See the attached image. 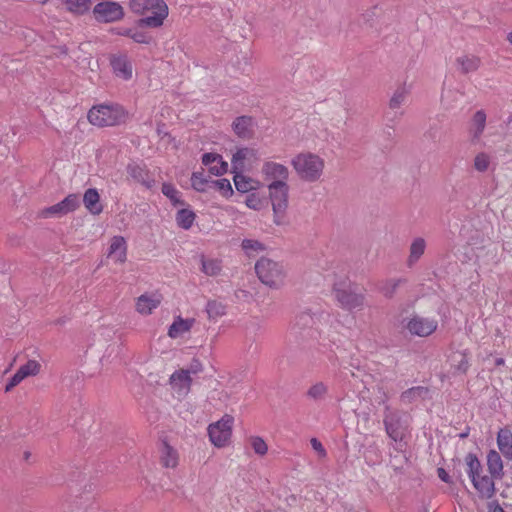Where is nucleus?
Here are the masks:
<instances>
[{
	"label": "nucleus",
	"instance_id": "nucleus-37",
	"mask_svg": "<svg viewBox=\"0 0 512 512\" xmlns=\"http://www.w3.org/2000/svg\"><path fill=\"white\" fill-rule=\"evenodd\" d=\"M401 279H390L386 280L379 286V291L386 297L391 298L393 297L394 293L396 292L399 284L401 283Z\"/></svg>",
	"mask_w": 512,
	"mask_h": 512
},
{
	"label": "nucleus",
	"instance_id": "nucleus-25",
	"mask_svg": "<svg viewBox=\"0 0 512 512\" xmlns=\"http://www.w3.org/2000/svg\"><path fill=\"white\" fill-rule=\"evenodd\" d=\"M448 362L455 373H466L469 368L467 351H454L448 356Z\"/></svg>",
	"mask_w": 512,
	"mask_h": 512
},
{
	"label": "nucleus",
	"instance_id": "nucleus-12",
	"mask_svg": "<svg viewBox=\"0 0 512 512\" xmlns=\"http://www.w3.org/2000/svg\"><path fill=\"white\" fill-rule=\"evenodd\" d=\"M261 174L267 184L288 183L289 169L284 164L275 161H265Z\"/></svg>",
	"mask_w": 512,
	"mask_h": 512
},
{
	"label": "nucleus",
	"instance_id": "nucleus-47",
	"mask_svg": "<svg viewBox=\"0 0 512 512\" xmlns=\"http://www.w3.org/2000/svg\"><path fill=\"white\" fill-rule=\"evenodd\" d=\"M207 183L208 181L204 178L202 173L195 172L192 174L191 185L195 190L199 192L205 191Z\"/></svg>",
	"mask_w": 512,
	"mask_h": 512
},
{
	"label": "nucleus",
	"instance_id": "nucleus-23",
	"mask_svg": "<svg viewBox=\"0 0 512 512\" xmlns=\"http://www.w3.org/2000/svg\"><path fill=\"white\" fill-rule=\"evenodd\" d=\"M497 446L500 453L507 460H512V432L508 428H501L497 433Z\"/></svg>",
	"mask_w": 512,
	"mask_h": 512
},
{
	"label": "nucleus",
	"instance_id": "nucleus-20",
	"mask_svg": "<svg viewBox=\"0 0 512 512\" xmlns=\"http://www.w3.org/2000/svg\"><path fill=\"white\" fill-rule=\"evenodd\" d=\"M161 303L159 294H143L138 297L136 302V310L142 315L151 314Z\"/></svg>",
	"mask_w": 512,
	"mask_h": 512
},
{
	"label": "nucleus",
	"instance_id": "nucleus-43",
	"mask_svg": "<svg viewBox=\"0 0 512 512\" xmlns=\"http://www.w3.org/2000/svg\"><path fill=\"white\" fill-rule=\"evenodd\" d=\"M426 393L427 390L424 387H413L404 391L401 398L404 402H411L416 398L423 397Z\"/></svg>",
	"mask_w": 512,
	"mask_h": 512
},
{
	"label": "nucleus",
	"instance_id": "nucleus-44",
	"mask_svg": "<svg viewBox=\"0 0 512 512\" xmlns=\"http://www.w3.org/2000/svg\"><path fill=\"white\" fill-rule=\"evenodd\" d=\"M61 202L67 214L75 211L80 206V200L77 194H69Z\"/></svg>",
	"mask_w": 512,
	"mask_h": 512
},
{
	"label": "nucleus",
	"instance_id": "nucleus-40",
	"mask_svg": "<svg viewBox=\"0 0 512 512\" xmlns=\"http://www.w3.org/2000/svg\"><path fill=\"white\" fill-rule=\"evenodd\" d=\"M491 157L485 153L480 152L474 158V168L478 172H486L490 166Z\"/></svg>",
	"mask_w": 512,
	"mask_h": 512
},
{
	"label": "nucleus",
	"instance_id": "nucleus-3",
	"mask_svg": "<svg viewBox=\"0 0 512 512\" xmlns=\"http://www.w3.org/2000/svg\"><path fill=\"white\" fill-rule=\"evenodd\" d=\"M88 121L97 127L116 126L126 122L127 112L118 104L104 103L94 105L88 112Z\"/></svg>",
	"mask_w": 512,
	"mask_h": 512
},
{
	"label": "nucleus",
	"instance_id": "nucleus-52",
	"mask_svg": "<svg viewBox=\"0 0 512 512\" xmlns=\"http://www.w3.org/2000/svg\"><path fill=\"white\" fill-rule=\"evenodd\" d=\"M310 442L312 448L319 454V456L324 457L326 455V451L319 440L312 438Z\"/></svg>",
	"mask_w": 512,
	"mask_h": 512
},
{
	"label": "nucleus",
	"instance_id": "nucleus-39",
	"mask_svg": "<svg viewBox=\"0 0 512 512\" xmlns=\"http://www.w3.org/2000/svg\"><path fill=\"white\" fill-rule=\"evenodd\" d=\"M41 365L36 360H29L24 365L19 367L21 374L27 378L29 376H35L40 372Z\"/></svg>",
	"mask_w": 512,
	"mask_h": 512
},
{
	"label": "nucleus",
	"instance_id": "nucleus-19",
	"mask_svg": "<svg viewBox=\"0 0 512 512\" xmlns=\"http://www.w3.org/2000/svg\"><path fill=\"white\" fill-rule=\"evenodd\" d=\"M194 324V318H182L181 316H176L172 324L169 326L167 334L172 339L182 337L192 329Z\"/></svg>",
	"mask_w": 512,
	"mask_h": 512
},
{
	"label": "nucleus",
	"instance_id": "nucleus-50",
	"mask_svg": "<svg viewBox=\"0 0 512 512\" xmlns=\"http://www.w3.org/2000/svg\"><path fill=\"white\" fill-rule=\"evenodd\" d=\"M131 39L136 42V43H141V44H148L150 43L151 41V37L143 32V31H137V30H133L132 34H131Z\"/></svg>",
	"mask_w": 512,
	"mask_h": 512
},
{
	"label": "nucleus",
	"instance_id": "nucleus-11",
	"mask_svg": "<svg viewBox=\"0 0 512 512\" xmlns=\"http://www.w3.org/2000/svg\"><path fill=\"white\" fill-rule=\"evenodd\" d=\"M96 20L100 22H115L124 17L123 7L117 2L104 1L97 3L93 9Z\"/></svg>",
	"mask_w": 512,
	"mask_h": 512
},
{
	"label": "nucleus",
	"instance_id": "nucleus-35",
	"mask_svg": "<svg viewBox=\"0 0 512 512\" xmlns=\"http://www.w3.org/2000/svg\"><path fill=\"white\" fill-rule=\"evenodd\" d=\"M206 312L209 319L215 320L226 314V306L221 302L211 300L206 305Z\"/></svg>",
	"mask_w": 512,
	"mask_h": 512
},
{
	"label": "nucleus",
	"instance_id": "nucleus-26",
	"mask_svg": "<svg viewBox=\"0 0 512 512\" xmlns=\"http://www.w3.org/2000/svg\"><path fill=\"white\" fill-rule=\"evenodd\" d=\"M487 467L489 473L496 477V479H502L503 472V461L499 452L495 450H490L487 454Z\"/></svg>",
	"mask_w": 512,
	"mask_h": 512
},
{
	"label": "nucleus",
	"instance_id": "nucleus-18",
	"mask_svg": "<svg viewBox=\"0 0 512 512\" xmlns=\"http://www.w3.org/2000/svg\"><path fill=\"white\" fill-rule=\"evenodd\" d=\"M254 120L249 116L237 117L232 124L234 133L242 139H251L254 134Z\"/></svg>",
	"mask_w": 512,
	"mask_h": 512
},
{
	"label": "nucleus",
	"instance_id": "nucleus-34",
	"mask_svg": "<svg viewBox=\"0 0 512 512\" xmlns=\"http://www.w3.org/2000/svg\"><path fill=\"white\" fill-rule=\"evenodd\" d=\"M202 272L208 276H216L221 272L222 266L221 261L217 259H205L202 257Z\"/></svg>",
	"mask_w": 512,
	"mask_h": 512
},
{
	"label": "nucleus",
	"instance_id": "nucleus-56",
	"mask_svg": "<svg viewBox=\"0 0 512 512\" xmlns=\"http://www.w3.org/2000/svg\"><path fill=\"white\" fill-rule=\"evenodd\" d=\"M490 512H505V510L498 504H494L490 506Z\"/></svg>",
	"mask_w": 512,
	"mask_h": 512
},
{
	"label": "nucleus",
	"instance_id": "nucleus-54",
	"mask_svg": "<svg viewBox=\"0 0 512 512\" xmlns=\"http://www.w3.org/2000/svg\"><path fill=\"white\" fill-rule=\"evenodd\" d=\"M437 473H438V477L443 482H446V483L450 482V477H449L448 473L446 472V470L444 468H438Z\"/></svg>",
	"mask_w": 512,
	"mask_h": 512
},
{
	"label": "nucleus",
	"instance_id": "nucleus-38",
	"mask_svg": "<svg viewBox=\"0 0 512 512\" xmlns=\"http://www.w3.org/2000/svg\"><path fill=\"white\" fill-rule=\"evenodd\" d=\"M249 443L253 451L259 456H264L268 452V445L260 436H251Z\"/></svg>",
	"mask_w": 512,
	"mask_h": 512
},
{
	"label": "nucleus",
	"instance_id": "nucleus-32",
	"mask_svg": "<svg viewBox=\"0 0 512 512\" xmlns=\"http://www.w3.org/2000/svg\"><path fill=\"white\" fill-rule=\"evenodd\" d=\"M241 247L249 257L255 256L266 249L265 245L256 239H244L241 243Z\"/></svg>",
	"mask_w": 512,
	"mask_h": 512
},
{
	"label": "nucleus",
	"instance_id": "nucleus-31",
	"mask_svg": "<svg viewBox=\"0 0 512 512\" xmlns=\"http://www.w3.org/2000/svg\"><path fill=\"white\" fill-rule=\"evenodd\" d=\"M195 213L190 209H181L176 214V222L182 229L188 230L195 221Z\"/></svg>",
	"mask_w": 512,
	"mask_h": 512
},
{
	"label": "nucleus",
	"instance_id": "nucleus-45",
	"mask_svg": "<svg viewBox=\"0 0 512 512\" xmlns=\"http://www.w3.org/2000/svg\"><path fill=\"white\" fill-rule=\"evenodd\" d=\"M326 392H327V386L324 383L319 382V383L312 385L309 388L307 395L312 399L318 400V399L323 398L325 396Z\"/></svg>",
	"mask_w": 512,
	"mask_h": 512
},
{
	"label": "nucleus",
	"instance_id": "nucleus-5",
	"mask_svg": "<svg viewBox=\"0 0 512 512\" xmlns=\"http://www.w3.org/2000/svg\"><path fill=\"white\" fill-rule=\"evenodd\" d=\"M255 270L259 280L269 287L278 288L285 282L286 271L279 262L263 257L256 262Z\"/></svg>",
	"mask_w": 512,
	"mask_h": 512
},
{
	"label": "nucleus",
	"instance_id": "nucleus-17",
	"mask_svg": "<svg viewBox=\"0 0 512 512\" xmlns=\"http://www.w3.org/2000/svg\"><path fill=\"white\" fill-rule=\"evenodd\" d=\"M192 379L187 372L180 370L175 371L170 376V385L179 396H186L191 388Z\"/></svg>",
	"mask_w": 512,
	"mask_h": 512
},
{
	"label": "nucleus",
	"instance_id": "nucleus-51",
	"mask_svg": "<svg viewBox=\"0 0 512 512\" xmlns=\"http://www.w3.org/2000/svg\"><path fill=\"white\" fill-rule=\"evenodd\" d=\"M25 377L21 374L19 370L16 371V373L10 378L9 382L7 383L5 387V392L11 391L15 386L20 384Z\"/></svg>",
	"mask_w": 512,
	"mask_h": 512
},
{
	"label": "nucleus",
	"instance_id": "nucleus-28",
	"mask_svg": "<svg viewBox=\"0 0 512 512\" xmlns=\"http://www.w3.org/2000/svg\"><path fill=\"white\" fill-rule=\"evenodd\" d=\"M127 173L132 179L138 183H141L147 188H151L153 186L154 181L148 178L147 171L141 165L136 163L129 164L127 166Z\"/></svg>",
	"mask_w": 512,
	"mask_h": 512
},
{
	"label": "nucleus",
	"instance_id": "nucleus-8",
	"mask_svg": "<svg viewBox=\"0 0 512 512\" xmlns=\"http://www.w3.org/2000/svg\"><path fill=\"white\" fill-rule=\"evenodd\" d=\"M404 328L412 336L428 337L438 328V321L434 317L414 314L405 320Z\"/></svg>",
	"mask_w": 512,
	"mask_h": 512
},
{
	"label": "nucleus",
	"instance_id": "nucleus-33",
	"mask_svg": "<svg viewBox=\"0 0 512 512\" xmlns=\"http://www.w3.org/2000/svg\"><path fill=\"white\" fill-rule=\"evenodd\" d=\"M67 10L82 15L90 9L91 0H64Z\"/></svg>",
	"mask_w": 512,
	"mask_h": 512
},
{
	"label": "nucleus",
	"instance_id": "nucleus-7",
	"mask_svg": "<svg viewBox=\"0 0 512 512\" xmlns=\"http://www.w3.org/2000/svg\"><path fill=\"white\" fill-rule=\"evenodd\" d=\"M233 424L234 418L229 414H225L218 421L208 425L207 433L209 440L216 448H225L230 444Z\"/></svg>",
	"mask_w": 512,
	"mask_h": 512
},
{
	"label": "nucleus",
	"instance_id": "nucleus-41",
	"mask_svg": "<svg viewBox=\"0 0 512 512\" xmlns=\"http://www.w3.org/2000/svg\"><path fill=\"white\" fill-rule=\"evenodd\" d=\"M408 95V90L405 87L398 88L390 99V107L392 109L399 108L405 101Z\"/></svg>",
	"mask_w": 512,
	"mask_h": 512
},
{
	"label": "nucleus",
	"instance_id": "nucleus-53",
	"mask_svg": "<svg viewBox=\"0 0 512 512\" xmlns=\"http://www.w3.org/2000/svg\"><path fill=\"white\" fill-rule=\"evenodd\" d=\"M157 134H158V136H159L162 140H164V139H166V138L168 139V141H172V140H174V139L171 137V135H170L168 132H166V131L164 130V125H159V126L157 127Z\"/></svg>",
	"mask_w": 512,
	"mask_h": 512
},
{
	"label": "nucleus",
	"instance_id": "nucleus-36",
	"mask_svg": "<svg viewBox=\"0 0 512 512\" xmlns=\"http://www.w3.org/2000/svg\"><path fill=\"white\" fill-rule=\"evenodd\" d=\"M213 187L225 198L233 195V189L230 181L226 178H221L211 182Z\"/></svg>",
	"mask_w": 512,
	"mask_h": 512
},
{
	"label": "nucleus",
	"instance_id": "nucleus-21",
	"mask_svg": "<svg viewBox=\"0 0 512 512\" xmlns=\"http://www.w3.org/2000/svg\"><path fill=\"white\" fill-rule=\"evenodd\" d=\"M384 425L386 433L392 440L398 441L402 438L399 416L388 408L384 415Z\"/></svg>",
	"mask_w": 512,
	"mask_h": 512
},
{
	"label": "nucleus",
	"instance_id": "nucleus-10",
	"mask_svg": "<svg viewBox=\"0 0 512 512\" xmlns=\"http://www.w3.org/2000/svg\"><path fill=\"white\" fill-rule=\"evenodd\" d=\"M259 161V152L253 147L236 148L231 158L233 172L244 171Z\"/></svg>",
	"mask_w": 512,
	"mask_h": 512
},
{
	"label": "nucleus",
	"instance_id": "nucleus-55",
	"mask_svg": "<svg viewBox=\"0 0 512 512\" xmlns=\"http://www.w3.org/2000/svg\"><path fill=\"white\" fill-rule=\"evenodd\" d=\"M133 30L132 29H129V28H123V29H119L117 31V34L118 35H122V36H128L131 38V34H132Z\"/></svg>",
	"mask_w": 512,
	"mask_h": 512
},
{
	"label": "nucleus",
	"instance_id": "nucleus-48",
	"mask_svg": "<svg viewBox=\"0 0 512 512\" xmlns=\"http://www.w3.org/2000/svg\"><path fill=\"white\" fill-rule=\"evenodd\" d=\"M67 212L64 210V207L62 206V202L52 205L48 208H45L42 211L43 217H49V216H63L66 215Z\"/></svg>",
	"mask_w": 512,
	"mask_h": 512
},
{
	"label": "nucleus",
	"instance_id": "nucleus-1",
	"mask_svg": "<svg viewBox=\"0 0 512 512\" xmlns=\"http://www.w3.org/2000/svg\"><path fill=\"white\" fill-rule=\"evenodd\" d=\"M131 11L138 15H147L139 20V26L159 28L168 17L169 9L163 0H129Z\"/></svg>",
	"mask_w": 512,
	"mask_h": 512
},
{
	"label": "nucleus",
	"instance_id": "nucleus-16",
	"mask_svg": "<svg viewBox=\"0 0 512 512\" xmlns=\"http://www.w3.org/2000/svg\"><path fill=\"white\" fill-rule=\"evenodd\" d=\"M202 163L208 167L211 174L221 176L228 170V163L217 153H205L202 156Z\"/></svg>",
	"mask_w": 512,
	"mask_h": 512
},
{
	"label": "nucleus",
	"instance_id": "nucleus-9",
	"mask_svg": "<svg viewBox=\"0 0 512 512\" xmlns=\"http://www.w3.org/2000/svg\"><path fill=\"white\" fill-rule=\"evenodd\" d=\"M333 292L337 302L344 309L353 310L361 307L364 303V295L357 293L350 284H336Z\"/></svg>",
	"mask_w": 512,
	"mask_h": 512
},
{
	"label": "nucleus",
	"instance_id": "nucleus-22",
	"mask_svg": "<svg viewBox=\"0 0 512 512\" xmlns=\"http://www.w3.org/2000/svg\"><path fill=\"white\" fill-rule=\"evenodd\" d=\"M83 204L87 211L92 215H99L103 211V206L100 202V195L95 188H89L84 192Z\"/></svg>",
	"mask_w": 512,
	"mask_h": 512
},
{
	"label": "nucleus",
	"instance_id": "nucleus-13",
	"mask_svg": "<svg viewBox=\"0 0 512 512\" xmlns=\"http://www.w3.org/2000/svg\"><path fill=\"white\" fill-rule=\"evenodd\" d=\"M107 258L116 264H123L127 259V242L123 236H113L107 250Z\"/></svg>",
	"mask_w": 512,
	"mask_h": 512
},
{
	"label": "nucleus",
	"instance_id": "nucleus-46",
	"mask_svg": "<svg viewBox=\"0 0 512 512\" xmlns=\"http://www.w3.org/2000/svg\"><path fill=\"white\" fill-rule=\"evenodd\" d=\"M245 204L248 208L259 211L263 208L264 201L258 194L251 193L246 197Z\"/></svg>",
	"mask_w": 512,
	"mask_h": 512
},
{
	"label": "nucleus",
	"instance_id": "nucleus-15",
	"mask_svg": "<svg viewBox=\"0 0 512 512\" xmlns=\"http://www.w3.org/2000/svg\"><path fill=\"white\" fill-rule=\"evenodd\" d=\"M113 73L123 79L130 80L133 76V66L131 60L125 54L114 55L110 59Z\"/></svg>",
	"mask_w": 512,
	"mask_h": 512
},
{
	"label": "nucleus",
	"instance_id": "nucleus-6",
	"mask_svg": "<svg viewBox=\"0 0 512 512\" xmlns=\"http://www.w3.org/2000/svg\"><path fill=\"white\" fill-rule=\"evenodd\" d=\"M269 199L273 210V222L277 226L286 224V211L288 208V183L267 184Z\"/></svg>",
	"mask_w": 512,
	"mask_h": 512
},
{
	"label": "nucleus",
	"instance_id": "nucleus-24",
	"mask_svg": "<svg viewBox=\"0 0 512 512\" xmlns=\"http://www.w3.org/2000/svg\"><path fill=\"white\" fill-rule=\"evenodd\" d=\"M242 172L243 171L233 172V181L237 191H239L240 193H248L260 187L259 181L243 175Z\"/></svg>",
	"mask_w": 512,
	"mask_h": 512
},
{
	"label": "nucleus",
	"instance_id": "nucleus-14",
	"mask_svg": "<svg viewBox=\"0 0 512 512\" xmlns=\"http://www.w3.org/2000/svg\"><path fill=\"white\" fill-rule=\"evenodd\" d=\"M160 465L165 469H175L179 465V452L168 442L163 441L158 448Z\"/></svg>",
	"mask_w": 512,
	"mask_h": 512
},
{
	"label": "nucleus",
	"instance_id": "nucleus-42",
	"mask_svg": "<svg viewBox=\"0 0 512 512\" xmlns=\"http://www.w3.org/2000/svg\"><path fill=\"white\" fill-rule=\"evenodd\" d=\"M162 193L170 199L174 205L181 204L179 191L170 183L162 185Z\"/></svg>",
	"mask_w": 512,
	"mask_h": 512
},
{
	"label": "nucleus",
	"instance_id": "nucleus-4",
	"mask_svg": "<svg viewBox=\"0 0 512 512\" xmlns=\"http://www.w3.org/2000/svg\"><path fill=\"white\" fill-rule=\"evenodd\" d=\"M291 165L300 179L316 182L323 175L325 162L317 154L302 152L292 158Z\"/></svg>",
	"mask_w": 512,
	"mask_h": 512
},
{
	"label": "nucleus",
	"instance_id": "nucleus-27",
	"mask_svg": "<svg viewBox=\"0 0 512 512\" xmlns=\"http://www.w3.org/2000/svg\"><path fill=\"white\" fill-rule=\"evenodd\" d=\"M486 118V113L483 110H478L473 115L469 127V133L473 140H478L482 135L486 127Z\"/></svg>",
	"mask_w": 512,
	"mask_h": 512
},
{
	"label": "nucleus",
	"instance_id": "nucleus-58",
	"mask_svg": "<svg viewBox=\"0 0 512 512\" xmlns=\"http://www.w3.org/2000/svg\"><path fill=\"white\" fill-rule=\"evenodd\" d=\"M507 40L509 41V43L512 45V32L508 34L507 36Z\"/></svg>",
	"mask_w": 512,
	"mask_h": 512
},
{
	"label": "nucleus",
	"instance_id": "nucleus-29",
	"mask_svg": "<svg viewBox=\"0 0 512 512\" xmlns=\"http://www.w3.org/2000/svg\"><path fill=\"white\" fill-rule=\"evenodd\" d=\"M456 63L458 68L467 74L476 71L480 66L481 60L475 55H462L457 58Z\"/></svg>",
	"mask_w": 512,
	"mask_h": 512
},
{
	"label": "nucleus",
	"instance_id": "nucleus-30",
	"mask_svg": "<svg viewBox=\"0 0 512 512\" xmlns=\"http://www.w3.org/2000/svg\"><path fill=\"white\" fill-rule=\"evenodd\" d=\"M426 249V242L423 238H415L410 245V254L408 258V265L412 266L424 254Z\"/></svg>",
	"mask_w": 512,
	"mask_h": 512
},
{
	"label": "nucleus",
	"instance_id": "nucleus-49",
	"mask_svg": "<svg viewBox=\"0 0 512 512\" xmlns=\"http://www.w3.org/2000/svg\"><path fill=\"white\" fill-rule=\"evenodd\" d=\"M184 372H187L189 377L191 375H196L203 371V365L198 359H193L189 366L186 369H181Z\"/></svg>",
	"mask_w": 512,
	"mask_h": 512
},
{
	"label": "nucleus",
	"instance_id": "nucleus-2",
	"mask_svg": "<svg viewBox=\"0 0 512 512\" xmlns=\"http://www.w3.org/2000/svg\"><path fill=\"white\" fill-rule=\"evenodd\" d=\"M466 473L470 478L473 487L481 499L489 500L496 494L495 480L491 474H483L482 465L473 453H469L465 458Z\"/></svg>",
	"mask_w": 512,
	"mask_h": 512
},
{
	"label": "nucleus",
	"instance_id": "nucleus-57",
	"mask_svg": "<svg viewBox=\"0 0 512 512\" xmlns=\"http://www.w3.org/2000/svg\"><path fill=\"white\" fill-rule=\"evenodd\" d=\"M504 363H505V360H504L503 358H497V359L495 360V364H496L497 366L504 365Z\"/></svg>",
	"mask_w": 512,
	"mask_h": 512
}]
</instances>
